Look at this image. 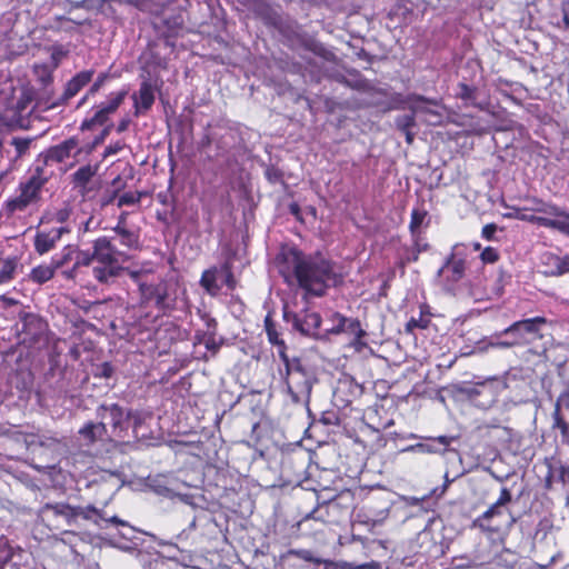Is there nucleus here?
<instances>
[{"instance_id": "f257e3e1", "label": "nucleus", "mask_w": 569, "mask_h": 569, "mask_svg": "<svg viewBox=\"0 0 569 569\" xmlns=\"http://www.w3.org/2000/svg\"><path fill=\"white\" fill-rule=\"evenodd\" d=\"M287 263L292 269L291 277L312 296H323L329 287L337 286L342 280L337 266L321 256H305L291 250L287 256ZM283 276L290 282V276L284 272Z\"/></svg>"}, {"instance_id": "f03ea898", "label": "nucleus", "mask_w": 569, "mask_h": 569, "mask_svg": "<svg viewBox=\"0 0 569 569\" xmlns=\"http://www.w3.org/2000/svg\"><path fill=\"white\" fill-rule=\"evenodd\" d=\"M93 257L98 263L92 269L93 277L102 283H107L120 274L123 268L121 262L127 261L128 256L119 251L111 240L100 237L92 243Z\"/></svg>"}, {"instance_id": "7ed1b4c3", "label": "nucleus", "mask_w": 569, "mask_h": 569, "mask_svg": "<svg viewBox=\"0 0 569 569\" xmlns=\"http://www.w3.org/2000/svg\"><path fill=\"white\" fill-rule=\"evenodd\" d=\"M42 515L43 517L50 519L61 518L67 526H77L78 520L84 519V520H93L96 525L100 526V521L110 522L117 526H128L126 521L121 520L120 518L113 516L111 518H104L101 512L94 508L93 506H87V507H72L68 503H47L42 508Z\"/></svg>"}, {"instance_id": "20e7f679", "label": "nucleus", "mask_w": 569, "mask_h": 569, "mask_svg": "<svg viewBox=\"0 0 569 569\" xmlns=\"http://www.w3.org/2000/svg\"><path fill=\"white\" fill-rule=\"evenodd\" d=\"M546 323L547 319L543 317L519 320L497 333L496 337L510 338L513 347L530 346L535 341L542 339L541 329Z\"/></svg>"}, {"instance_id": "39448f33", "label": "nucleus", "mask_w": 569, "mask_h": 569, "mask_svg": "<svg viewBox=\"0 0 569 569\" xmlns=\"http://www.w3.org/2000/svg\"><path fill=\"white\" fill-rule=\"evenodd\" d=\"M510 501L511 492L502 488L498 500L477 519L478 526L491 532H498L503 528L509 529L515 522V518L507 510Z\"/></svg>"}, {"instance_id": "423d86ee", "label": "nucleus", "mask_w": 569, "mask_h": 569, "mask_svg": "<svg viewBox=\"0 0 569 569\" xmlns=\"http://www.w3.org/2000/svg\"><path fill=\"white\" fill-rule=\"evenodd\" d=\"M287 371V389L295 403L309 402L312 389V377L302 369L298 360L283 361Z\"/></svg>"}, {"instance_id": "0eeeda50", "label": "nucleus", "mask_w": 569, "mask_h": 569, "mask_svg": "<svg viewBox=\"0 0 569 569\" xmlns=\"http://www.w3.org/2000/svg\"><path fill=\"white\" fill-rule=\"evenodd\" d=\"M466 248L456 244L443 266L438 270L437 278L447 291H452L456 284L463 278L466 270Z\"/></svg>"}, {"instance_id": "6e6552de", "label": "nucleus", "mask_w": 569, "mask_h": 569, "mask_svg": "<svg viewBox=\"0 0 569 569\" xmlns=\"http://www.w3.org/2000/svg\"><path fill=\"white\" fill-rule=\"evenodd\" d=\"M99 422L108 428L110 440L122 439L128 430L130 412H126L119 405H101L97 409Z\"/></svg>"}, {"instance_id": "1a4fd4ad", "label": "nucleus", "mask_w": 569, "mask_h": 569, "mask_svg": "<svg viewBox=\"0 0 569 569\" xmlns=\"http://www.w3.org/2000/svg\"><path fill=\"white\" fill-rule=\"evenodd\" d=\"M44 182L46 180L41 177L40 169L38 168L34 174L26 182L20 183L19 194L6 202L7 210L10 213L23 211L28 206L36 202Z\"/></svg>"}, {"instance_id": "9d476101", "label": "nucleus", "mask_w": 569, "mask_h": 569, "mask_svg": "<svg viewBox=\"0 0 569 569\" xmlns=\"http://www.w3.org/2000/svg\"><path fill=\"white\" fill-rule=\"evenodd\" d=\"M408 108L415 116L422 117L423 121L436 126L441 123L443 118V108L436 100H428L421 96H412L408 98Z\"/></svg>"}, {"instance_id": "9b49d317", "label": "nucleus", "mask_w": 569, "mask_h": 569, "mask_svg": "<svg viewBox=\"0 0 569 569\" xmlns=\"http://www.w3.org/2000/svg\"><path fill=\"white\" fill-rule=\"evenodd\" d=\"M200 283L208 293L216 296L223 284L232 289L234 287V279L230 267L228 264H223L219 268L216 267L206 270L202 273Z\"/></svg>"}, {"instance_id": "f8f14e48", "label": "nucleus", "mask_w": 569, "mask_h": 569, "mask_svg": "<svg viewBox=\"0 0 569 569\" xmlns=\"http://www.w3.org/2000/svg\"><path fill=\"white\" fill-rule=\"evenodd\" d=\"M288 322H292L293 329L306 336H316L321 323V318L316 312H305L303 315L284 312Z\"/></svg>"}, {"instance_id": "ddd939ff", "label": "nucleus", "mask_w": 569, "mask_h": 569, "mask_svg": "<svg viewBox=\"0 0 569 569\" xmlns=\"http://www.w3.org/2000/svg\"><path fill=\"white\" fill-rule=\"evenodd\" d=\"M81 152L77 138H70L51 147L46 154L47 161L63 162L69 158H76Z\"/></svg>"}, {"instance_id": "4468645a", "label": "nucleus", "mask_w": 569, "mask_h": 569, "mask_svg": "<svg viewBox=\"0 0 569 569\" xmlns=\"http://www.w3.org/2000/svg\"><path fill=\"white\" fill-rule=\"evenodd\" d=\"M453 437L439 436L436 438H428V442H419L408 446L403 449L405 452H420V453H445L447 448L453 441Z\"/></svg>"}, {"instance_id": "2eb2a0df", "label": "nucleus", "mask_w": 569, "mask_h": 569, "mask_svg": "<svg viewBox=\"0 0 569 569\" xmlns=\"http://www.w3.org/2000/svg\"><path fill=\"white\" fill-rule=\"evenodd\" d=\"M139 291L142 303L154 302L157 307L162 308L166 303L167 290L162 283L152 284L139 282Z\"/></svg>"}, {"instance_id": "dca6fc26", "label": "nucleus", "mask_w": 569, "mask_h": 569, "mask_svg": "<svg viewBox=\"0 0 569 569\" xmlns=\"http://www.w3.org/2000/svg\"><path fill=\"white\" fill-rule=\"evenodd\" d=\"M127 94V91H119L111 93L109 96V99L106 103H102L94 116L92 117L90 123L91 124H103L109 114L113 113L119 106L122 103L124 97Z\"/></svg>"}, {"instance_id": "f3484780", "label": "nucleus", "mask_w": 569, "mask_h": 569, "mask_svg": "<svg viewBox=\"0 0 569 569\" xmlns=\"http://www.w3.org/2000/svg\"><path fill=\"white\" fill-rule=\"evenodd\" d=\"M64 232H69V229L66 227L52 228L48 232H39L34 239L37 252L43 254L50 251Z\"/></svg>"}, {"instance_id": "a211bd4d", "label": "nucleus", "mask_w": 569, "mask_h": 569, "mask_svg": "<svg viewBox=\"0 0 569 569\" xmlns=\"http://www.w3.org/2000/svg\"><path fill=\"white\" fill-rule=\"evenodd\" d=\"M79 435L83 439L84 445L110 439L108 428L103 422H88L79 430Z\"/></svg>"}, {"instance_id": "6ab92c4d", "label": "nucleus", "mask_w": 569, "mask_h": 569, "mask_svg": "<svg viewBox=\"0 0 569 569\" xmlns=\"http://www.w3.org/2000/svg\"><path fill=\"white\" fill-rule=\"evenodd\" d=\"M154 102V92L152 86L148 81H143L140 86L138 96H134L136 112L147 111Z\"/></svg>"}, {"instance_id": "aec40b11", "label": "nucleus", "mask_w": 569, "mask_h": 569, "mask_svg": "<svg viewBox=\"0 0 569 569\" xmlns=\"http://www.w3.org/2000/svg\"><path fill=\"white\" fill-rule=\"evenodd\" d=\"M92 70H86L77 73L68 83L64 90V99L74 97L84 86H87L92 77Z\"/></svg>"}, {"instance_id": "412c9836", "label": "nucleus", "mask_w": 569, "mask_h": 569, "mask_svg": "<svg viewBox=\"0 0 569 569\" xmlns=\"http://www.w3.org/2000/svg\"><path fill=\"white\" fill-rule=\"evenodd\" d=\"M264 326H266V332H267L269 342L279 348L278 352H279L280 358L282 359V361H287L288 356L286 355V345H284L283 340H281L279 338V333H278L274 325L269 319V317L266 318Z\"/></svg>"}, {"instance_id": "4be33fe9", "label": "nucleus", "mask_w": 569, "mask_h": 569, "mask_svg": "<svg viewBox=\"0 0 569 569\" xmlns=\"http://www.w3.org/2000/svg\"><path fill=\"white\" fill-rule=\"evenodd\" d=\"M114 233L119 237V241L122 246L127 248H137L139 244V236L128 230L124 226L121 224V221L113 228Z\"/></svg>"}, {"instance_id": "5701e85b", "label": "nucleus", "mask_w": 569, "mask_h": 569, "mask_svg": "<svg viewBox=\"0 0 569 569\" xmlns=\"http://www.w3.org/2000/svg\"><path fill=\"white\" fill-rule=\"evenodd\" d=\"M18 267L17 257L0 260V283H7L13 279Z\"/></svg>"}, {"instance_id": "b1692460", "label": "nucleus", "mask_w": 569, "mask_h": 569, "mask_svg": "<svg viewBox=\"0 0 569 569\" xmlns=\"http://www.w3.org/2000/svg\"><path fill=\"white\" fill-rule=\"evenodd\" d=\"M97 168L87 164L83 167H80L73 174L72 180L76 187L78 188H86L87 183L91 180V178L96 174Z\"/></svg>"}, {"instance_id": "393cba45", "label": "nucleus", "mask_w": 569, "mask_h": 569, "mask_svg": "<svg viewBox=\"0 0 569 569\" xmlns=\"http://www.w3.org/2000/svg\"><path fill=\"white\" fill-rule=\"evenodd\" d=\"M54 271L52 262L51 264H41L31 270L30 278L37 283H44L53 277Z\"/></svg>"}, {"instance_id": "a878e982", "label": "nucleus", "mask_w": 569, "mask_h": 569, "mask_svg": "<svg viewBox=\"0 0 569 569\" xmlns=\"http://www.w3.org/2000/svg\"><path fill=\"white\" fill-rule=\"evenodd\" d=\"M92 262H96V258L93 257V251H76L74 256V264L71 270L63 271V274L67 278H73L74 271L78 267L81 266H90Z\"/></svg>"}, {"instance_id": "bb28decb", "label": "nucleus", "mask_w": 569, "mask_h": 569, "mask_svg": "<svg viewBox=\"0 0 569 569\" xmlns=\"http://www.w3.org/2000/svg\"><path fill=\"white\" fill-rule=\"evenodd\" d=\"M342 326H346L343 332L349 333L353 337V341L357 343L361 342V339L366 336L365 330H362L360 322L357 319H340Z\"/></svg>"}, {"instance_id": "cd10ccee", "label": "nucleus", "mask_w": 569, "mask_h": 569, "mask_svg": "<svg viewBox=\"0 0 569 569\" xmlns=\"http://www.w3.org/2000/svg\"><path fill=\"white\" fill-rule=\"evenodd\" d=\"M552 428L560 430L562 442L569 446V423L563 419L558 408H555L552 412Z\"/></svg>"}, {"instance_id": "c85d7f7f", "label": "nucleus", "mask_w": 569, "mask_h": 569, "mask_svg": "<svg viewBox=\"0 0 569 569\" xmlns=\"http://www.w3.org/2000/svg\"><path fill=\"white\" fill-rule=\"evenodd\" d=\"M537 211L545 212L549 216L563 217L562 233L566 236H569V212L567 213V212L560 210V208L552 206V204H547L541 208H538Z\"/></svg>"}, {"instance_id": "c756f323", "label": "nucleus", "mask_w": 569, "mask_h": 569, "mask_svg": "<svg viewBox=\"0 0 569 569\" xmlns=\"http://www.w3.org/2000/svg\"><path fill=\"white\" fill-rule=\"evenodd\" d=\"M533 223L558 230L561 233L563 230V217H556L555 219H551L547 217L535 216Z\"/></svg>"}, {"instance_id": "7c9ffc66", "label": "nucleus", "mask_w": 569, "mask_h": 569, "mask_svg": "<svg viewBox=\"0 0 569 569\" xmlns=\"http://www.w3.org/2000/svg\"><path fill=\"white\" fill-rule=\"evenodd\" d=\"M76 251L71 247H66L60 253L52 258V263L56 269L63 267L71 260H74Z\"/></svg>"}, {"instance_id": "2f4dec72", "label": "nucleus", "mask_w": 569, "mask_h": 569, "mask_svg": "<svg viewBox=\"0 0 569 569\" xmlns=\"http://www.w3.org/2000/svg\"><path fill=\"white\" fill-rule=\"evenodd\" d=\"M551 259L556 267V274H563L569 272V254L563 257H551Z\"/></svg>"}, {"instance_id": "473e14b6", "label": "nucleus", "mask_w": 569, "mask_h": 569, "mask_svg": "<svg viewBox=\"0 0 569 569\" xmlns=\"http://www.w3.org/2000/svg\"><path fill=\"white\" fill-rule=\"evenodd\" d=\"M291 556L298 557L305 561L320 563V559L316 558L310 550L307 549H291L288 552Z\"/></svg>"}, {"instance_id": "72a5a7b5", "label": "nucleus", "mask_w": 569, "mask_h": 569, "mask_svg": "<svg viewBox=\"0 0 569 569\" xmlns=\"http://www.w3.org/2000/svg\"><path fill=\"white\" fill-rule=\"evenodd\" d=\"M140 198H141L140 193L126 192L119 197L118 207L136 204L140 201Z\"/></svg>"}, {"instance_id": "f704fd0d", "label": "nucleus", "mask_w": 569, "mask_h": 569, "mask_svg": "<svg viewBox=\"0 0 569 569\" xmlns=\"http://www.w3.org/2000/svg\"><path fill=\"white\" fill-rule=\"evenodd\" d=\"M425 218H426V211L419 210V209L412 210L411 221H410V229L412 232H415L417 229L420 228Z\"/></svg>"}, {"instance_id": "c9c22d12", "label": "nucleus", "mask_w": 569, "mask_h": 569, "mask_svg": "<svg viewBox=\"0 0 569 569\" xmlns=\"http://www.w3.org/2000/svg\"><path fill=\"white\" fill-rule=\"evenodd\" d=\"M480 259L483 263H495L499 259V253L495 248L487 247L480 253Z\"/></svg>"}, {"instance_id": "e433bc0d", "label": "nucleus", "mask_w": 569, "mask_h": 569, "mask_svg": "<svg viewBox=\"0 0 569 569\" xmlns=\"http://www.w3.org/2000/svg\"><path fill=\"white\" fill-rule=\"evenodd\" d=\"M457 96L463 101L471 102L475 100V89L467 86L466 83H460Z\"/></svg>"}, {"instance_id": "4c0bfd02", "label": "nucleus", "mask_w": 569, "mask_h": 569, "mask_svg": "<svg viewBox=\"0 0 569 569\" xmlns=\"http://www.w3.org/2000/svg\"><path fill=\"white\" fill-rule=\"evenodd\" d=\"M428 320L427 319H423L421 316L416 319V318H411L407 325H406V330L410 333H412L416 329H425L427 328L428 326Z\"/></svg>"}, {"instance_id": "58836bf2", "label": "nucleus", "mask_w": 569, "mask_h": 569, "mask_svg": "<svg viewBox=\"0 0 569 569\" xmlns=\"http://www.w3.org/2000/svg\"><path fill=\"white\" fill-rule=\"evenodd\" d=\"M415 126V114H406L397 119V127L401 130H409Z\"/></svg>"}, {"instance_id": "ea45409f", "label": "nucleus", "mask_w": 569, "mask_h": 569, "mask_svg": "<svg viewBox=\"0 0 569 569\" xmlns=\"http://www.w3.org/2000/svg\"><path fill=\"white\" fill-rule=\"evenodd\" d=\"M30 142L31 140L26 138H14L12 140V144L14 146L17 154L19 157L22 156L29 149Z\"/></svg>"}, {"instance_id": "a19ab883", "label": "nucleus", "mask_w": 569, "mask_h": 569, "mask_svg": "<svg viewBox=\"0 0 569 569\" xmlns=\"http://www.w3.org/2000/svg\"><path fill=\"white\" fill-rule=\"evenodd\" d=\"M561 407L569 408V383L567 385L566 389L559 395L555 408H558V410H561Z\"/></svg>"}, {"instance_id": "79ce46f5", "label": "nucleus", "mask_w": 569, "mask_h": 569, "mask_svg": "<svg viewBox=\"0 0 569 569\" xmlns=\"http://www.w3.org/2000/svg\"><path fill=\"white\" fill-rule=\"evenodd\" d=\"M340 319H347V318L341 316L340 313H335L332 316L333 326L330 329L331 332L341 333L342 331H345L346 326H342V323L340 322Z\"/></svg>"}, {"instance_id": "37998d69", "label": "nucleus", "mask_w": 569, "mask_h": 569, "mask_svg": "<svg viewBox=\"0 0 569 569\" xmlns=\"http://www.w3.org/2000/svg\"><path fill=\"white\" fill-rule=\"evenodd\" d=\"M124 144L120 141H117L110 146H108L104 150V156H113L119 153L123 149Z\"/></svg>"}, {"instance_id": "c03bdc74", "label": "nucleus", "mask_w": 569, "mask_h": 569, "mask_svg": "<svg viewBox=\"0 0 569 569\" xmlns=\"http://www.w3.org/2000/svg\"><path fill=\"white\" fill-rule=\"evenodd\" d=\"M70 217V209L64 207L62 209H59L56 213H54V217L53 219L57 221V222H60V223H63L66 222Z\"/></svg>"}, {"instance_id": "a18cd8bd", "label": "nucleus", "mask_w": 569, "mask_h": 569, "mask_svg": "<svg viewBox=\"0 0 569 569\" xmlns=\"http://www.w3.org/2000/svg\"><path fill=\"white\" fill-rule=\"evenodd\" d=\"M489 346L492 347V348H499V349H508V348H512L513 347L511 345L510 338H507L505 340H500V339L491 340L489 342Z\"/></svg>"}, {"instance_id": "49530a36", "label": "nucleus", "mask_w": 569, "mask_h": 569, "mask_svg": "<svg viewBox=\"0 0 569 569\" xmlns=\"http://www.w3.org/2000/svg\"><path fill=\"white\" fill-rule=\"evenodd\" d=\"M496 231H497V226L493 223H489L482 228L481 233H482L483 238H486L487 240H491L493 238Z\"/></svg>"}, {"instance_id": "de8ad7c7", "label": "nucleus", "mask_w": 569, "mask_h": 569, "mask_svg": "<svg viewBox=\"0 0 569 569\" xmlns=\"http://www.w3.org/2000/svg\"><path fill=\"white\" fill-rule=\"evenodd\" d=\"M108 78V74L107 73H101L97 80L94 81V83L91 86L90 88V93H94L97 91H99V89L103 86L104 81L107 80Z\"/></svg>"}, {"instance_id": "09e8293b", "label": "nucleus", "mask_w": 569, "mask_h": 569, "mask_svg": "<svg viewBox=\"0 0 569 569\" xmlns=\"http://www.w3.org/2000/svg\"><path fill=\"white\" fill-rule=\"evenodd\" d=\"M558 472L560 480L563 483H569V465H560Z\"/></svg>"}, {"instance_id": "8fccbe9b", "label": "nucleus", "mask_w": 569, "mask_h": 569, "mask_svg": "<svg viewBox=\"0 0 569 569\" xmlns=\"http://www.w3.org/2000/svg\"><path fill=\"white\" fill-rule=\"evenodd\" d=\"M516 217L520 220L529 221V222H533V219H535V214L527 213V212L520 211V210L517 211Z\"/></svg>"}, {"instance_id": "3c124183", "label": "nucleus", "mask_w": 569, "mask_h": 569, "mask_svg": "<svg viewBox=\"0 0 569 569\" xmlns=\"http://www.w3.org/2000/svg\"><path fill=\"white\" fill-rule=\"evenodd\" d=\"M128 274L139 284L143 274L142 270H128Z\"/></svg>"}, {"instance_id": "603ef678", "label": "nucleus", "mask_w": 569, "mask_h": 569, "mask_svg": "<svg viewBox=\"0 0 569 569\" xmlns=\"http://www.w3.org/2000/svg\"><path fill=\"white\" fill-rule=\"evenodd\" d=\"M204 346L208 350H212L213 352L217 351L218 349V346L214 341V339L212 337L208 338L206 341H204Z\"/></svg>"}, {"instance_id": "864d4df0", "label": "nucleus", "mask_w": 569, "mask_h": 569, "mask_svg": "<svg viewBox=\"0 0 569 569\" xmlns=\"http://www.w3.org/2000/svg\"><path fill=\"white\" fill-rule=\"evenodd\" d=\"M130 412V419H133V427L137 428L141 423V415L139 412Z\"/></svg>"}, {"instance_id": "5fc2aeb1", "label": "nucleus", "mask_w": 569, "mask_h": 569, "mask_svg": "<svg viewBox=\"0 0 569 569\" xmlns=\"http://www.w3.org/2000/svg\"><path fill=\"white\" fill-rule=\"evenodd\" d=\"M129 123H130V120H129V119H122V120L119 122L118 127H117V131H118V132H123V131H126V130L128 129V127H129Z\"/></svg>"}, {"instance_id": "6e6d98bb", "label": "nucleus", "mask_w": 569, "mask_h": 569, "mask_svg": "<svg viewBox=\"0 0 569 569\" xmlns=\"http://www.w3.org/2000/svg\"><path fill=\"white\" fill-rule=\"evenodd\" d=\"M402 132H403V133H405V136H406V140H407V142H408V143H411V142L413 141V137H415V136H413V133L410 131V129H409V130H405V131H402Z\"/></svg>"}, {"instance_id": "4d7b16f0", "label": "nucleus", "mask_w": 569, "mask_h": 569, "mask_svg": "<svg viewBox=\"0 0 569 569\" xmlns=\"http://www.w3.org/2000/svg\"><path fill=\"white\" fill-rule=\"evenodd\" d=\"M113 198H114V194H112V196H110V197H108V198L103 199V200L101 201V206H102V207L108 206L110 202H112Z\"/></svg>"}, {"instance_id": "13d9d810", "label": "nucleus", "mask_w": 569, "mask_h": 569, "mask_svg": "<svg viewBox=\"0 0 569 569\" xmlns=\"http://www.w3.org/2000/svg\"><path fill=\"white\" fill-rule=\"evenodd\" d=\"M126 218H127V213L126 212H122L121 216L119 217V221H121L122 226H124Z\"/></svg>"}, {"instance_id": "bf43d9fd", "label": "nucleus", "mask_w": 569, "mask_h": 569, "mask_svg": "<svg viewBox=\"0 0 569 569\" xmlns=\"http://www.w3.org/2000/svg\"><path fill=\"white\" fill-rule=\"evenodd\" d=\"M410 439H417V438H420L418 435H415V433H410L409 437Z\"/></svg>"}, {"instance_id": "052dcab7", "label": "nucleus", "mask_w": 569, "mask_h": 569, "mask_svg": "<svg viewBox=\"0 0 569 569\" xmlns=\"http://www.w3.org/2000/svg\"><path fill=\"white\" fill-rule=\"evenodd\" d=\"M109 133V129H104L103 132H102V138L106 137L107 134Z\"/></svg>"}, {"instance_id": "680f3d73", "label": "nucleus", "mask_w": 569, "mask_h": 569, "mask_svg": "<svg viewBox=\"0 0 569 569\" xmlns=\"http://www.w3.org/2000/svg\"><path fill=\"white\" fill-rule=\"evenodd\" d=\"M480 249V244L479 243H475V250H479Z\"/></svg>"}, {"instance_id": "e2e57ef3", "label": "nucleus", "mask_w": 569, "mask_h": 569, "mask_svg": "<svg viewBox=\"0 0 569 569\" xmlns=\"http://www.w3.org/2000/svg\"><path fill=\"white\" fill-rule=\"evenodd\" d=\"M296 210H297V208H296V207H292V208H291V211H292V212H296Z\"/></svg>"}]
</instances>
